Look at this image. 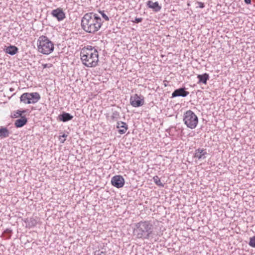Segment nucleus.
<instances>
[{"label":"nucleus","instance_id":"nucleus-11","mask_svg":"<svg viewBox=\"0 0 255 255\" xmlns=\"http://www.w3.org/2000/svg\"><path fill=\"white\" fill-rule=\"evenodd\" d=\"M207 154L206 149L199 148L195 150L194 157L198 158V160H202L206 158Z\"/></svg>","mask_w":255,"mask_h":255},{"label":"nucleus","instance_id":"nucleus-14","mask_svg":"<svg viewBox=\"0 0 255 255\" xmlns=\"http://www.w3.org/2000/svg\"><path fill=\"white\" fill-rule=\"evenodd\" d=\"M73 118V116L68 113L63 112L61 114L58 116L59 121L63 122H66L71 120Z\"/></svg>","mask_w":255,"mask_h":255},{"label":"nucleus","instance_id":"nucleus-23","mask_svg":"<svg viewBox=\"0 0 255 255\" xmlns=\"http://www.w3.org/2000/svg\"><path fill=\"white\" fill-rule=\"evenodd\" d=\"M94 255H107V252L106 251L98 250L94 252Z\"/></svg>","mask_w":255,"mask_h":255},{"label":"nucleus","instance_id":"nucleus-9","mask_svg":"<svg viewBox=\"0 0 255 255\" xmlns=\"http://www.w3.org/2000/svg\"><path fill=\"white\" fill-rule=\"evenodd\" d=\"M51 15L58 21H61L65 18V14L60 8H57L51 11Z\"/></svg>","mask_w":255,"mask_h":255},{"label":"nucleus","instance_id":"nucleus-29","mask_svg":"<svg viewBox=\"0 0 255 255\" xmlns=\"http://www.w3.org/2000/svg\"><path fill=\"white\" fill-rule=\"evenodd\" d=\"M51 64H43L42 66L43 68H49L51 67Z\"/></svg>","mask_w":255,"mask_h":255},{"label":"nucleus","instance_id":"nucleus-30","mask_svg":"<svg viewBox=\"0 0 255 255\" xmlns=\"http://www.w3.org/2000/svg\"><path fill=\"white\" fill-rule=\"evenodd\" d=\"M244 1L247 4L251 3V0H244Z\"/></svg>","mask_w":255,"mask_h":255},{"label":"nucleus","instance_id":"nucleus-27","mask_svg":"<svg viewBox=\"0 0 255 255\" xmlns=\"http://www.w3.org/2000/svg\"><path fill=\"white\" fill-rule=\"evenodd\" d=\"M196 3L198 5L200 8H203L205 7V4L203 2L200 1H197Z\"/></svg>","mask_w":255,"mask_h":255},{"label":"nucleus","instance_id":"nucleus-18","mask_svg":"<svg viewBox=\"0 0 255 255\" xmlns=\"http://www.w3.org/2000/svg\"><path fill=\"white\" fill-rule=\"evenodd\" d=\"M9 134V131L6 128L1 127L0 128V137L1 138L7 137Z\"/></svg>","mask_w":255,"mask_h":255},{"label":"nucleus","instance_id":"nucleus-28","mask_svg":"<svg viewBox=\"0 0 255 255\" xmlns=\"http://www.w3.org/2000/svg\"><path fill=\"white\" fill-rule=\"evenodd\" d=\"M142 20V18L141 17H139V18H137L136 17L134 19V20L132 21L134 23H139L140 22H141Z\"/></svg>","mask_w":255,"mask_h":255},{"label":"nucleus","instance_id":"nucleus-12","mask_svg":"<svg viewBox=\"0 0 255 255\" xmlns=\"http://www.w3.org/2000/svg\"><path fill=\"white\" fill-rule=\"evenodd\" d=\"M116 128H119L118 132L121 134L125 133L128 129L127 124L124 122H118Z\"/></svg>","mask_w":255,"mask_h":255},{"label":"nucleus","instance_id":"nucleus-25","mask_svg":"<svg viewBox=\"0 0 255 255\" xmlns=\"http://www.w3.org/2000/svg\"><path fill=\"white\" fill-rule=\"evenodd\" d=\"M99 12L101 13L103 18H104L106 21L109 20V17L105 14L104 11H100Z\"/></svg>","mask_w":255,"mask_h":255},{"label":"nucleus","instance_id":"nucleus-21","mask_svg":"<svg viewBox=\"0 0 255 255\" xmlns=\"http://www.w3.org/2000/svg\"><path fill=\"white\" fill-rule=\"evenodd\" d=\"M154 182L158 186L163 187L164 184H162L160 181L159 177L157 176H155L153 177Z\"/></svg>","mask_w":255,"mask_h":255},{"label":"nucleus","instance_id":"nucleus-26","mask_svg":"<svg viewBox=\"0 0 255 255\" xmlns=\"http://www.w3.org/2000/svg\"><path fill=\"white\" fill-rule=\"evenodd\" d=\"M29 224H30L31 226H34L36 224V221L34 219L30 218V222H29Z\"/></svg>","mask_w":255,"mask_h":255},{"label":"nucleus","instance_id":"nucleus-17","mask_svg":"<svg viewBox=\"0 0 255 255\" xmlns=\"http://www.w3.org/2000/svg\"><path fill=\"white\" fill-rule=\"evenodd\" d=\"M18 48L15 46L10 45L5 49V52L11 55L15 54L18 52Z\"/></svg>","mask_w":255,"mask_h":255},{"label":"nucleus","instance_id":"nucleus-3","mask_svg":"<svg viewBox=\"0 0 255 255\" xmlns=\"http://www.w3.org/2000/svg\"><path fill=\"white\" fill-rule=\"evenodd\" d=\"M81 60L83 64L88 67H96L99 61L97 50L91 45L85 47L80 52Z\"/></svg>","mask_w":255,"mask_h":255},{"label":"nucleus","instance_id":"nucleus-13","mask_svg":"<svg viewBox=\"0 0 255 255\" xmlns=\"http://www.w3.org/2000/svg\"><path fill=\"white\" fill-rule=\"evenodd\" d=\"M147 5L149 8H152L154 11H159L161 9V6L159 5L157 1L153 2L151 0H148L147 2Z\"/></svg>","mask_w":255,"mask_h":255},{"label":"nucleus","instance_id":"nucleus-15","mask_svg":"<svg viewBox=\"0 0 255 255\" xmlns=\"http://www.w3.org/2000/svg\"><path fill=\"white\" fill-rule=\"evenodd\" d=\"M27 123V119L25 116L21 118L16 120L14 122V126L16 128H19L23 127Z\"/></svg>","mask_w":255,"mask_h":255},{"label":"nucleus","instance_id":"nucleus-22","mask_svg":"<svg viewBox=\"0 0 255 255\" xmlns=\"http://www.w3.org/2000/svg\"><path fill=\"white\" fill-rule=\"evenodd\" d=\"M249 245L252 248H255V236L250 238Z\"/></svg>","mask_w":255,"mask_h":255},{"label":"nucleus","instance_id":"nucleus-20","mask_svg":"<svg viewBox=\"0 0 255 255\" xmlns=\"http://www.w3.org/2000/svg\"><path fill=\"white\" fill-rule=\"evenodd\" d=\"M26 112V110H17L14 112L13 114L11 116V117L13 118H17L20 117L21 118V117L23 116H22V114L25 113Z\"/></svg>","mask_w":255,"mask_h":255},{"label":"nucleus","instance_id":"nucleus-31","mask_svg":"<svg viewBox=\"0 0 255 255\" xmlns=\"http://www.w3.org/2000/svg\"><path fill=\"white\" fill-rule=\"evenodd\" d=\"M5 232L6 233H11V230H9V229H6V230H5Z\"/></svg>","mask_w":255,"mask_h":255},{"label":"nucleus","instance_id":"nucleus-2","mask_svg":"<svg viewBox=\"0 0 255 255\" xmlns=\"http://www.w3.org/2000/svg\"><path fill=\"white\" fill-rule=\"evenodd\" d=\"M153 225L150 221H141L134 224L133 235L137 239L148 240L152 237Z\"/></svg>","mask_w":255,"mask_h":255},{"label":"nucleus","instance_id":"nucleus-24","mask_svg":"<svg viewBox=\"0 0 255 255\" xmlns=\"http://www.w3.org/2000/svg\"><path fill=\"white\" fill-rule=\"evenodd\" d=\"M67 136V135L64 133L62 135L59 136V140L61 143H64L66 140L65 137Z\"/></svg>","mask_w":255,"mask_h":255},{"label":"nucleus","instance_id":"nucleus-5","mask_svg":"<svg viewBox=\"0 0 255 255\" xmlns=\"http://www.w3.org/2000/svg\"><path fill=\"white\" fill-rule=\"evenodd\" d=\"M183 122L188 128L194 129L198 123V118L193 111L188 110L184 114Z\"/></svg>","mask_w":255,"mask_h":255},{"label":"nucleus","instance_id":"nucleus-19","mask_svg":"<svg viewBox=\"0 0 255 255\" xmlns=\"http://www.w3.org/2000/svg\"><path fill=\"white\" fill-rule=\"evenodd\" d=\"M120 118V115L119 112L112 110V114L111 119L113 121H117Z\"/></svg>","mask_w":255,"mask_h":255},{"label":"nucleus","instance_id":"nucleus-7","mask_svg":"<svg viewBox=\"0 0 255 255\" xmlns=\"http://www.w3.org/2000/svg\"><path fill=\"white\" fill-rule=\"evenodd\" d=\"M125 182V179L121 175H115L111 179L112 185L117 188L123 187Z\"/></svg>","mask_w":255,"mask_h":255},{"label":"nucleus","instance_id":"nucleus-1","mask_svg":"<svg viewBox=\"0 0 255 255\" xmlns=\"http://www.w3.org/2000/svg\"><path fill=\"white\" fill-rule=\"evenodd\" d=\"M103 21L97 14L93 12L84 14L81 20V27L86 32L95 33L101 27Z\"/></svg>","mask_w":255,"mask_h":255},{"label":"nucleus","instance_id":"nucleus-16","mask_svg":"<svg viewBox=\"0 0 255 255\" xmlns=\"http://www.w3.org/2000/svg\"><path fill=\"white\" fill-rule=\"evenodd\" d=\"M197 78L199 79V83H202L206 84L208 80L209 79V76L208 74L204 73L202 75H198Z\"/></svg>","mask_w":255,"mask_h":255},{"label":"nucleus","instance_id":"nucleus-4","mask_svg":"<svg viewBox=\"0 0 255 255\" xmlns=\"http://www.w3.org/2000/svg\"><path fill=\"white\" fill-rule=\"evenodd\" d=\"M37 44L38 51L43 54H49L54 50V44L45 36L39 37Z\"/></svg>","mask_w":255,"mask_h":255},{"label":"nucleus","instance_id":"nucleus-6","mask_svg":"<svg viewBox=\"0 0 255 255\" xmlns=\"http://www.w3.org/2000/svg\"><path fill=\"white\" fill-rule=\"evenodd\" d=\"M40 99V96L37 92L24 93L20 97L21 102L25 104L36 103Z\"/></svg>","mask_w":255,"mask_h":255},{"label":"nucleus","instance_id":"nucleus-10","mask_svg":"<svg viewBox=\"0 0 255 255\" xmlns=\"http://www.w3.org/2000/svg\"><path fill=\"white\" fill-rule=\"evenodd\" d=\"M189 94L188 91H186L185 88H180L177 89H176L174 91V92L172 93V98H174L176 97H185L187 96Z\"/></svg>","mask_w":255,"mask_h":255},{"label":"nucleus","instance_id":"nucleus-8","mask_svg":"<svg viewBox=\"0 0 255 255\" xmlns=\"http://www.w3.org/2000/svg\"><path fill=\"white\" fill-rule=\"evenodd\" d=\"M143 99H141L137 94L131 96L130 98V103L133 107H138L144 104Z\"/></svg>","mask_w":255,"mask_h":255},{"label":"nucleus","instance_id":"nucleus-32","mask_svg":"<svg viewBox=\"0 0 255 255\" xmlns=\"http://www.w3.org/2000/svg\"><path fill=\"white\" fill-rule=\"evenodd\" d=\"M9 90H10L11 92H12V91H13L14 89H13V88H10Z\"/></svg>","mask_w":255,"mask_h":255}]
</instances>
